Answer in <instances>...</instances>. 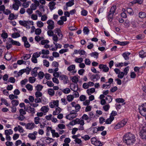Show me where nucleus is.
Masks as SVG:
<instances>
[{
  "instance_id": "20",
  "label": "nucleus",
  "mask_w": 146,
  "mask_h": 146,
  "mask_svg": "<svg viewBox=\"0 0 146 146\" xmlns=\"http://www.w3.org/2000/svg\"><path fill=\"white\" fill-rule=\"evenodd\" d=\"M70 89L74 91H77L78 90V87L77 84H71L70 86Z\"/></svg>"
},
{
  "instance_id": "25",
  "label": "nucleus",
  "mask_w": 146,
  "mask_h": 146,
  "mask_svg": "<svg viewBox=\"0 0 146 146\" xmlns=\"http://www.w3.org/2000/svg\"><path fill=\"white\" fill-rule=\"evenodd\" d=\"M49 108L48 106H42L40 109L41 111L44 113L47 112L49 110Z\"/></svg>"
},
{
  "instance_id": "5",
  "label": "nucleus",
  "mask_w": 146,
  "mask_h": 146,
  "mask_svg": "<svg viewBox=\"0 0 146 146\" xmlns=\"http://www.w3.org/2000/svg\"><path fill=\"white\" fill-rule=\"evenodd\" d=\"M139 110L141 115L145 117L146 120V103L140 106L139 108Z\"/></svg>"
},
{
  "instance_id": "40",
  "label": "nucleus",
  "mask_w": 146,
  "mask_h": 146,
  "mask_svg": "<svg viewBox=\"0 0 146 146\" xmlns=\"http://www.w3.org/2000/svg\"><path fill=\"white\" fill-rule=\"evenodd\" d=\"M5 58L7 60H10L12 58V56L10 53H7L4 56Z\"/></svg>"
},
{
  "instance_id": "15",
  "label": "nucleus",
  "mask_w": 146,
  "mask_h": 146,
  "mask_svg": "<svg viewBox=\"0 0 146 146\" xmlns=\"http://www.w3.org/2000/svg\"><path fill=\"white\" fill-rule=\"evenodd\" d=\"M70 104L72 107L75 108V110H74V111H76L77 113L80 110L81 107L79 104H76L75 102H72Z\"/></svg>"
},
{
  "instance_id": "42",
  "label": "nucleus",
  "mask_w": 146,
  "mask_h": 146,
  "mask_svg": "<svg viewBox=\"0 0 146 146\" xmlns=\"http://www.w3.org/2000/svg\"><path fill=\"white\" fill-rule=\"evenodd\" d=\"M54 129H52V127H47L46 128V135L47 136H48L50 135V131L52 133V131H53Z\"/></svg>"
},
{
  "instance_id": "14",
  "label": "nucleus",
  "mask_w": 146,
  "mask_h": 146,
  "mask_svg": "<svg viewBox=\"0 0 146 146\" xmlns=\"http://www.w3.org/2000/svg\"><path fill=\"white\" fill-rule=\"evenodd\" d=\"M59 79L61 80H63L64 84L67 83L68 82V77L65 75L62 74L59 76Z\"/></svg>"
},
{
  "instance_id": "30",
  "label": "nucleus",
  "mask_w": 146,
  "mask_h": 146,
  "mask_svg": "<svg viewBox=\"0 0 146 146\" xmlns=\"http://www.w3.org/2000/svg\"><path fill=\"white\" fill-rule=\"evenodd\" d=\"M81 118L83 119L86 120L87 122H89L91 120L89 117L86 114H84L82 117Z\"/></svg>"
},
{
  "instance_id": "54",
  "label": "nucleus",
  "mask_w": 146,
  "mask_h": 146,
  "mask_svg": "<svg viewBox=\"0 0 146 146\" xmlns=\"http://www.w3.org/2000/svg\"><path fill=\"white\" fill-rule=\"evenodd\" d=\"M43 86H42L38 84L35 87V89L38 91H40L43 88Z\"/></svg>"
},
{
  "instance_id": "4",
  "label": "nucleus",
  "mask_w": 146,
  "mask_h": 146,
  "mask_svg": "<svg viewBox=\"0 0 146 146\" xmlns=\"http://www.w3.org/2000/svg\"><path fill=\"white\" fill-rule=\"evenodd\" d=\"M84 121L82 118L80 119L76 118L71 121L69 123V125L73 126L76 124H79L80 125H84Z\"/></svg>"
},
{
  "instance_id": "13",
  "label": "nucleus",
  "mask_w": 146,
  "mask_h": 146,
  "mask_svg": "<svg viewBox=\"0 0 146 146\" xmlns=\"http://www.w3.org/2000/svg\"><path fill=\"white\" fill-rule=\"evenodd\" d=\"M36 125L34 123L31 122L26 124V129H27L31 130L35 127Z\"/></svg>"
},
{
  "instance_id": "24",
  "label": "nucleus",
  "mask_w": 146,
  "mask_h": 146,
  "mask_svg": "<svg viewBox=\"0 0 146 146\" xmlns=\"http://www.w3.org/2000/svg\"><path fill=\"white\" fill-rule=\"evenodd\" d=\"M139 135L142 139H146V131L143 130H141L140 132Z\"/></svg>"
},
{
  "instance_id": "43",
  "label": "nucleus",
  "mask_w": 146,
  "mask_h": 146,
  "mask_svg": "<svg viewBox=\"0 0 146 146\" xmlns=\"http://www.w3.org/2000/svg\"><path fill=\"white\" fill-rule=\"evenodd\" d=\"M48 94L51 96H53L55 94L54 90L52 89H49L48 90Z\"/></svg>"
},
{
  "instance_id": "36",
  "label": "nucleus",
  "mask_w": 146,
  "mask_h": 146,
  "mask_svg": "<svg viewBox=\"0 0 146 146\" xmlns=\"http://www.w3.org/2000/svg\"><path fill=\"white\" fill-rule=\"evenodd\" d=\"M37 69L36 68H35L33 69L32 72L31 74L34 77H36L37 74Z\"/></svg>"
},
{
  "instance_id": "37",
  "label": "nucleus",
  "mask_w": 146,
  "mask_h": 146,
  "mask_svg": "<svg viewBox=\"0 0 146 146\" xmlns=\"http://www.w3.org/2000/svg\"><path fill=\"white\" fill-rule=\"evenodd\" d=\"M5 135H8L12 134L13 133V131L11 129H9L5 130Z\"/></svg>"
},
{
  "instance_id": "41",
  "label": "nucleus",
  "mask_w": 146,
  "mask_h": 146,
  "mask_svg": "<svg viewBox=\"0 0 146 146\" xmlns=\"http://www.w3.org/2000/svg\"><path fill=\"white\" fill-rule=\"evenodd\" d=\"M71 80L73 82L77 84L78 81V78L77 76H75L72 78Z\"/></svg>"
},
{
  "instance_id": "51",
  "label": "nucleus",
  "mask_w": 146,
  "mask_h": 146,
  "mask_svg": "<svg viewBox=\"0 0 146 146\" xmlns=\"http://www.w3.org/2000/svg\"><path fill=\"white\" fill-rule=\"evenodd\" d=\"M36 24L38 27L41 28L44 25V23L41 21H38L36 23Z\"/></svg>"
},
{
  "instance_id": "27",
  "label": "nucleus",
  "mask_w": 146,
  "mask_h": 146,
  "mask_svg": "<svg viewBox=\"0 0 146 146\" xmlns=\"http://www.w3.org/2000/svg\"><path fill=\"white\" fill-rule=\"evenodd\" d=\"M114 119V117L110 116V117L108 118L106 121V123L107 124H110Z\"/></svg>"
},
{
  "instance_id": "60",
  "label": "nucleus",
  "mask_w": 146,
  "mask_h": 146,
  "mask_svg": "<svg viewBox=\"0 0 146 146\" xmlns=\"http://www.w3.org/2000/svg\"><path fill=\"white\" fill-rule=\"evenodd\" d=\"M49 51L48 50L42 49V54L43 55H47L49 54Z\"/></svg>"
},
{
  "instance_id": "46",
  "label": "nucleus",
  "mask_w": 146,
  "mask_h": 146,
  "mask_svg": "<svg viewBox=\"0 0 146 146\" xmlns=\"http://www.w3.org/2000/svg\"><path fill=\"white\" fill-rule=\"evenodd\" d=\"M105 100L108 103L111 102L112 100V98L111 96H107L105 98Z\"/></svg>"
},
{
  "instance_id": "28",
  "label": "nucleus",
  "mask_w": 146,
  "mask_h": 146,
  "mask_svg": "<svg viewBox=\"0 0 146 146\" xmlns=\"http://www.w3.org/2000/svg\"><path fill=\"white\" fill-rule=\"evenodd\" d=\"M95 91V89L94 88H91L87 89L86 92L89 95H90L92 93L94 92Z\"/></svg>"
},
{
  "instance_id": "47",
  "label": "nucleus",
  "mask_w": 146,
  "mask_h": 146,
  "mask_svg": "<svg viewBox=\"0 0 146 146\" xmlns=\"http://www.w3.org/2000/svg\"><path fill=\"white\" fill-rule=\"evenodd\" d=\"M43 63L44 66L48 67L49 66V62L46 60H44L43 61Z\"/></svg>"
},
{
  "instance_id": "56",
  "label": "nucleus",
  "mask_w": 146,
  "mask_h": 146,
  "mask_svg": "<svg viewBox=\"0 0 146 146\" xmlns=\"http://www.w3.org/2000/svg\"><path fill=\"white\" fill-rule=\"evenodd\" d=\"M83 61V59L82 58H76L75 60V61L76 63H81Z\"/></svg>"
},
{
  "instance_id": "62",
  "label": "nucleus",
  "mask_w": 146,
  "mask_h": 146,
  "mask_svg": "<svg viewBox=\"0 0 146 146\" xmlns=\"http://www.w3.org/2000/svg\"><path fill=\"white\" fill-rule=\"evenodd\" d=\"M68 49L67 48L62 49L59 51V53L60 54H63L65 52H68Z\"/></svg>"
},
{
  "instance_id": "58",
  "label": "nucleus",
  "mask_w": 146,
  "mask_h": 146,
  "mask_svg": "<svg viewBox=\"0 0 146 146\" xmlns=\"http://www.w3.org/2000/svg\"><path fill=\"white\" fill-rule=\"evenodd\" d=\"M35 78L34 77H29V80L30 83H33L35 81Z\"/></svg>"
},
{
  "instance_id": "6",
  "label": "nucleus",
  "mask_w": 146,
  "mask_h": 146,
  "mask_svg": "<svg viewBox=\"0 0 146 146\" xmlns=\"http://www.w3.org/2000/svg\"><path fill=\"white\" fill-rule=\"evenodd\" d=\"M127 119H124L121 121L118 122L117 124L114 127V128L115 129H119L124 126L127 122Z\"/></svg>"
},
{
  "instance_id": "44",
  "label": "nucleus",
  "mask_w": 146,
  "mask_h": 146,
  "mask_svg": "<svg viewBox=\"0 0 146 146\" xmlns=\"http://www.w3.org/2000/svg\"><path fill=\"white\" fill-rule=\"evenodd\" d=\"M90 55L92 57H93L94 58H98L99 54L97 52H94L91 53Z\"/></svg>"
},
{
  "instance_id": "35",
  "label": "nucleus",
  "mask_w": 146,
  "mask_h": 146,
  "mask_svg": "<svg viewBox=\"0 0 146 146\" xmlns=\"http://www.w3.org/2000/svg\"><path fill=\"white\" fill-rule=\"evenodd\" d=\"M52 39L54 41L53 42H57L60 38H59L58 36V37L56 34H54L52 36Z\"/></svg>"
},
{
  "instance_id": "9",
  "label": "nucleus",
  "mask_w": 146,
  "mask_h": 146,
  "mask_svg": "<svg viewBox=\"0 0 146 146\" xmlns=\"http://www.w3.org/2000/svg\"><path fill=\"white\" fill-rule=\"evenodd\" d=\"M14 3L12 5V7L15 10H18L21 5V2L19 0H13Z\"/></svg>"
},
{
  "instance_id": "18",
  "label": "nucleus",
  "mask_w": 146,
  "mask_h": 146,
  "mask_svg": "<svg viewBox=\"0 0 146 146\" xmlns=\"http://www.w3.org/2000/svg\"><path fill=\"white\" fill-rule=\"evenodd\" d=\"M23 41L24 42V46L26 48H29L30 46V45L27 41V38L26 37L24 36L22 38Z\"/></svg>"
},
{
  "instance_id": "53",
  "label": "nucleus",
  "mask_w": 146,
  "mask_h": 146,
  "mask_svg": "<svg viewBox=\"0 0 146 146\" xmlns=\"http://www.w3.org/2000/svg\"><path fill=\"white\" fill-rule=\"evenodd\" d=\"M61 102L62 105H65L68 104V102L65 98H63L61 99Z\"/></svg>"
},
{
  "instance_id": "63",
  "label": "nucleus",
  "mask_w": 146,
  "mask_h": 146,
  "mask_svg": "<svg viewBox=\"0 0 146 146\" xmlns=\"http://www.w3.org/2000/svg\"><path fill=\"white\" fill-rule=\"evenodd\" d=\"M11 103L12 105L14 106H17L19 104V101L17 100H13L12 101Z\"/></svg>"
},
{
  "instance_id": "12",
  "label": "nucleus",
  "mask_w": 146,
  "mask_h": 146,
  "mask_svg": "<svg viewBox=\"0 0 146 146\" xmlns=\"http://www.w3.org/2000/svg\"><path fill=\"white\" fill-rule=\"evenodd\" d=\"M19 24L24 27L26 26L27 24H30V25H33V22L32 21H19Z\"/></svg>"
},
{
  "instance_id": "59",
  "label": "nucleus",
  "mask_w": 146,
  "mask_h": 146,
  "mask_svg": "<svg viewBox=\"0 0 146 146\" xmlns=\"http://www.w3.org/2000/svg\"><path fill=\"white\" fill-rule=\"evenodd\" d=\"M72 1H70L66 3L67 7H71L74 5V0H71Z\"/></svg>"
},
{
  "instance_id": "2",
  "label": "nucleus",
  "mask_w": 146,
  "mask_h": 146,
  "mask_svg": "<svg viewBox=\"0 0 146 146\" xmlns=\"http://www.w3.org/2000/svg\"><path fill=\"white\" fill-rule=\"evenodd\" d=\"M67 108L68 111H70V113L66 116L65 117L66 119L71 120L77 117L78 115V114L76 111H74V110L71 111L72 109L70 107L68 106Z\"/></svg>"
},
{
  "instance_id": "19",
  "label": "nucleus",
  "mask_w": 146,
  "mask_h": 146,
  "mask_svg": "<svg viewBox=\"0 0 146 146\" xmlns=\"http://www.w3.org/2000/svg\"><path fill=\"white\" fill-rule=\"evenodd\" d=\"M99 68L100 69H103L105 72H108L109 70V68L105 64H100L99 66Z\"/></svg>"
},
{
  "instance_id": "10",
  "label": "nucleus",
  "mask_w": 146,
  "mask_h": 146,
  "mask_svg": "<svg viewBox=\"0 0 146 146\" xmlns=\"http://www.w3.org/2000/svg\"><path fill=\"white\" fill-rule=\"evenodd\" d=\"M46 23L48 25L47 28L48 30H52L54 28V23L53 21L49 19L47 21Z\"/></svg>"
},
{
  "instance_id": "32",
  "label": "nucleus",
  "mask_w": 146,
  "mask_h": 146,
  "mask_svg": "<svg viewBox=\"0 0 146 146\" xmlns=\"http://www.w3.org/2000/svg\"><path fill=\"white\" fill-rule=\"evenodd\" d=\"M139 16L140 18H144L146 17V13L144 12H140L139 13Z\"/></svg>"
},
{
  "instance_id": "22",
  "label": "nucleus",
  "mask_w": 146,
  "mask_h": 146,
  "mask_svg": "<svg viewBox=\"0 0 146 146\" xmlns=\"http://www.w3.org/2000/svg\"><path fill=\"white\" fill-rule=\"evenodd\" d=\"M100 77L98 74H94L91 76L90 77L91 80L92 81H97L99 80Z\"/></svg>"
},
{
  "instance_id": "57",
  "label": "nucleus",
  "mask_w": 146,
  "mask_h": 146,
  "mask_svg": "<svg viewBox=\"0 0 146 146\" xmlns=\"http://www.w3.org/2000/svg\"><path fill=\"white\" fill-rule=\"evenodd\" d=\"M54 31H52V30H49L47 31L48 35L49 36H52L54 34Z\"/></svg>"
},
{
  "instance_id": "55",
  "label": "nucleus",
  "mask_w": 146,
  "mask_h": 146,
  "mask_svg": "<svg viewBox=\"0 0 146 146\" xmlns=\"http://www.w3.org/2000/svg\"><path fill=\"white\" fill-rule=\"evenodd\" d=\"M110 107V106L109 104H106L103 107V108L105 111H107L109 110Z\"/></svg>"
},
{
  "instance_id": "50",
  "label": "nucleus",
  "mask_w": 146,
  "mask_h": 146,
  "mask_svg": "<svg viewBox=\"0 0 146 146\" xmlns=\"http://www.w3.org/2000/svg\"><path fill=\"white\" fill-rule=\"evenodd\" d=\"M20 34L18 33H15L12 35V37L13 38H16L20 37Z\"/></svg>"
},
{
  "instance_id": "38",
  "label": "nucleus",
  "mask_w": 146,
  "mask_h": 146,
  "mask_svg": "<svg viewBox=\"0 0 146 146\" xmlns=\"http://www.w3.org/2000/svg\"><path fill=\"white\" fill-rule=\"evenodd\" d=\"M139 55L140 57L144 58L146 56V52H144L143 50H141L139 52Z\"/></svg>"
},
{
  "instance_id": "39",
  "label": "nucleus",
  "mask_w": 146,
  "mask_h": 146,
  "mask_svg": "<svg viewBox=\"0 0 146 146\" xmlns=\"http://www.w3.org/2000/svg\"><path fill=\"white\" fill-rule=\"evenodd\" d=\"M31 55L30 54H26L22 57V58L25 60H27L29 59L31 57Z\"/></svg>"
},
{
  "instance_id": "64",
  "label": "nucleus",
  "mask_w": 146,
  "mask_h": 146,
  "mask_svg": "<svg viewBox=\"0 0 146 146\" xmlns=\"http://www.w3.org/2000/svg\"><path fill=\"white\" fill-rule=\"evenodd\" d=\"M22 6L23 8H27L29 6V2H25L23 3Z\"/></svg>"
},
{
  "instance_id": "1",
  "label": "nucleus",
  "mask_w": 146,
  "mask_h": 146,
  "mask_svg": "<svg viewBox=\"0 0 146 146\" xmlns=\"http://www.w3.org/2000/svg\"><path fill=\"white\" fill-rule=\"evenodd\" d=\"M135 138L134 135L131 133H128L124 135L123 140L127 144L130 145L134 143Z\"/></svg>"
},
{
  "instance_id": "17",
  "label": "nucleus",
  "mask_w": 146,
  "mask_h": 146,
  "mask_svg": "<svg viewBox=\"0 0 146 146\" xmlns=\"http://www.w3.org/2000/svg\"><path fill=\"white\" fill-rule=\"evenodd\" d=\"M37 131H35L33 133H29L28 135V137L33 140H35L36 138V136L37 135Z\"/></svg>"
},
{
  "instance_id": "33",
  "label": "nucleus",
  "mask_w": 146,
  "mask_h": 146,
  "mask_svg": "<svg viewBox=\"0 0 146 146\" xmlns=\"http://www.w3.org/2000/svg\"><path fill=\"white\" fill-rule=\"evenodd\" d=\"M114 42L115 43L119 44L121 45H125L127 44V42H121L117 40H115Z\"/></svg>"
},
{
  "instance_id": "26",
  "label": "nucleus",
  "mask_w": 146,
  "mask_h": 146,
  "mask_svg": "<svg viewBox=\"0 0 146 146\" xmlns=\"http://www.w3.org/2000/svg\"><path fill=\"white\" fill-rule=\"evenodd\" d=\"M42 120V119H40L38 117H36L34 118V123L35 124H39L41 122V121Z\"/></svg>"
},
{
  "instance_id": "34",
  "label": "nucleus",
  "mask_w": 146,
  "mask_h": 146,
  "mask_svg": "<svg viewBox=\"0 0 146 146\" xmlns=\"http://www.w3.org/2000/svg\"><path fill=\"white\" fill-rule=\"evenodd\" d=\"M74 96L72 95H68L66 97V99L68 102H72L74 99Z\"/></svg>"
},
{
  "instance_id": "16",
  "label": "nucleus",
  "mask_w": 146,
  "mask_h": 146,
  "mask_svg": "<svg viewBox=\"0 0 146 146\" xmlns=\"http://www.w3.org/2000/svg\"><path fill=\"white\" fill-rule=\"evenodd\" d=\"M54 32L55 34H57L59 38H60V39H61L63 37V35L60 29L58 28H56L54 30Z\"/></svg>"
},
{
  "instance_id": "48",
  "label": "nucleus",
  "mask_w": 146,
  "mask_h": 146,
  "mask_svg": "<svg viewBox=\"0 0 146 146\" xmlns=\"http://www.w3.org/2000/svg\"><path fill=\"white\" fill-rule=\"evenodd\" d=\"M74 141L76 143L78 144L79 145L81 146L82 145V141L80 139L78 138L76 139V140H74Z\"/></svg>"
},
{
  "instance_id": "45",
  "label": "nucleus",
  "mask_w": 146,
  "mask_h": 146,
  "mask_svg": "<svg viewBox=\"0 0 146 146\" xmlns=\"http://www.w3.org/2000/svg\"><path fill=\"white\" fill-rule=\"evenodd\" d=\"M52 134L53 137H59V134L58 133L55 132V130H54L53 131H52Z\"/></svg>"
},
{
  "instance_id": "8",
  "label": "nucleus",
  "mask_w": 146,
  "mask_h": 146,
  "mask_svg": "<svg viewBox=\"0 0 146 146\" xmlns=\"http://www.w3.org/2000/svg\"><path fill=\"white\" fill-rule=\"evenodd\" d=\"M59 101L58 100H54L49 103V105L50 107L51 108H56L58 107L59 104Z\"/></svg>"
},
{
  "instance_id": "7",
  "label": "nucleus",
  "mask_w": 146,
  "mask_h": 146,
  "mask_svg": "<svg viewBox=\"0 0 146 146\" xmlns=\"http://www.w3.org/2000/svg\"><path fill=\"white\" fill-rule=\"evenodd\" d=\"M116 9V6L115 5H113L111 7L110 11L109 13L108 16V18L109 20H111L113 17V14L115 13Z\"/></svg>"
},
{
  "instance_id": "3",
  "label": "nucleus",
  "mask_w": 146,
  "mask_h": 146,
  "mask_svg": "<svg viewBox=\"0 0 146 146\" xmlns=\"http://www.w3.org/2000/svg\"><path fill=\"white\" fill-rule=\"evenodd\" d=\"M8 40L9 43H10V44L8 43H7L6 48L8 50H9L12 47V44L15 45L17 46H20L21 45L19 42L14 40L11 38H8Z\"/></svg>"
},
{
  "instance_id": "49",
  "label": "nucleus",
  "mask_w": 146,
  "mask_h": 146,
  "mask_svg": "<svg viewBox=\"0 0 146 146\" xmlns=\"http://www.w3.org/2000/svg\"><path fill=\"white\" fill-rule=\"evenodd\" d=\"M26 88L29 91H32L33 89V86L29 84H27L26 85Z\"/></svg>"
},
{
  "instance_id": "61",
  "label": "nucleus",
  "mask_w": 146,
  "mask_h": 146,
  "mask_svg": "<svg viewBox=\"0 0 146 146\" xmlns=\"http://www.w3.org/2000/svg\"><path fill=\"white\" fill-rule=\"evenodd\" d=\"M58 70V68H56L55 69H51L48 70V71L50 73H52L54 72H57Z\"/></svg>"
},
{
  "instance_id": "31",
  "label": "nucleus",
  "mask_w": 146,
  "mask_h": 146,
  "mask_svg": "<svg viewBox=\"0 0 146 146\" xmlns=\"http://www.w3.org/2000/svg\"><path fill=\"white\" fill-rule=\"evenodd\" d=\"M130 53L127 52H125L122 55L125 60L129 59V56L130 54Z\"/></svg>"
},
{
  "instance_id": "29",
  "label": "nucleus",
  "mask_w": 146,
  "mask_h": 146,
  "mask_svg": "<svg viewBox=\"0 0 146 146\" xmlns=\"http://www.w3.org/2000/svg\"><path fill=\"white\" fill-rule=\"evenodd\" d=\"M26 111L29 113H31L32 114H33L35 113V110L34 108H31V107L28 108Z\"/></svg>"
},
{
  "instance_id": "23",
  "label": "nucleus",
  "mask_w": 146,
  "mask_h": 146,
  "mask_svg": "<svg viewBox=\"0 0 146 146\" xmlns=\"http://www.w3.org/2000/svg\"><path fill=\"white\" fill-rule=\"evenodd\" d=\"M56 4V3L53 1H51L49 2L48 6L51 11H52L53 10L55 9V5Z\"/></svg>"
},
{
  "instance_id": "11",
  "label": "nucleus",
  "mask_w": 146,
  "mask_h": 146,
  "mask_svg": "<svg viewBox=\"0 0 146 146\" xmlns=\"http://www.w3.org/2000/svg\"><path fill=\"white\" fill-rule=\"evenodd\" d=\"M75 65L74 64H72L69 65L67 68V70L72 73L73 74H74L76 72V70L75 69Z\"/></svg>"
},
{
  "instance_id": "21",
  "label": "nucleus",
  "mask_w": 146,
  "mask_h": 146,
  "mask_svg": "<svg viewBox=\"0 0 146 146\" xmlns=\"http://www.w3.org/2000/svg\"><path fill=\"white\" fill-rule=\"evenodd\" d=\"M55 110L53 111V115H57L59 114L62 111V109L59 107L55 108Z\"/></svg>"
},
{
  "instance_id": "52",
  "label": "nucleus",
  "mask_w": 146,
  "mask_h": 146,
  "mask_svg": "<svg viewBox=\"0 0 146 146\" xmlns=\"http://www.w3.org/2000/svg\"><path fill=\"white\" fill-rule=\"evenodd\" d=\"M62 92L65 94H68L70 92V90L69 88H66L62 90Z\"/></svg>"
}]
</instances>
